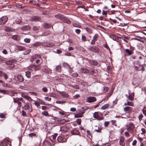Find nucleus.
Segmentation results:
<instances>
[{
  "mask_svg": "<svg viewBox=\"0 0 146 146\" xmlns=\"http://www.w3.org/2000/svg\"><path fill=\"white\" fill-rule=\"evenodd\" d=\"M0 146H11V142L8 139H5L0 143Z\"/></svg>",
  "mask_w": 146,
  "mask_h": 146,
  "instance_id": "f257e3e1",
  "label": "nucleus"
},
{
  "mask_svg": "<svg viewBox=\"0 0 146 146\" xmlns=\"http://www.w3.org/2000/svg\"><path fill=\"white\" fill-rule=\"evenodd\" d=\"M8 20V18L6 16L2 17L0 19V25H3L5 24Z\"/></svg>",
  "mask_w": 146,
  "mask_h": 146,
  "instance_id": "f03ea898",
  "label": "nucleus"
},
{
  "mask_svg": "<svg viewBox=\"0 0 146 146\" xmlns=\"http://www.w3.org/2000/svg\"><path fill=\"white\" fill-rule=\"evenodd\" d=\"M93 117L98 120H102L104 119L103 117H100L99 116L98 112H97L94 113L93 114Z\"/></svg>",
  "mask_w": 146,
  "mask_h": 146,
  "instance_id": "7ed1b4c3",
  "label": "nucleus"
},
{
  "mask_svg": "<svg viewBox=\"0 0 146 146\" xmlns=\"http://www.w3.org/2000/svg\"><path fill=\"white\" fill-rule=\"evenodd\" d=\"M24 107L25 109L28 110L29 112H32L33 110L32 107H30L28 102H27L25 104Z\"/></svg>",
  "mask_w": 146,
  "mask_h": 146,
  "instance_id": "20e7f679",
  "label": "nucleus"
},
{
  "mask_svg": "<svg viewBox=\"0 0 146 146\" xmlns=\"http://www.w3.org/2000/svg\"><path fill=\"white\" fill-rule=\"evenodd\" d=\"M96 100V98L94 97H89L87 99V102L89 103L93 102Z\"/></svg>",
  "mask_w": 146,
  "mask_h": 146,
  "instance_id": "39448f33",
  "label": "nucleus"
},
{
  "mask_svg": "<svg viewBox=\"0 0 146 146\" xmlns=\"http://www.w3.org/2000/svg\"><path fill=\"white\" fill-rule=\"evenodd\" d=\"M87 109V107H83L80 109L78 111V113L82 115L84 114L85 112V110Z\"/></svg>",
  "mask_w": 146,
  "mask_h": 146,
  "instance_id": "423d86ee",
  "label": "nucleus"
},
{
  "mask_svg": "<svg viewBox=\"0 0 146 146\" xmlns=\"http://www.w3.org/2000/svg\"><path fill=\"white\" fill-rule=\"evenodd\" d=\"M42 45L43 44H42V43L40 42H37L33 44H32V45L30 47L31 48H36L38 46H42Z\"/></svg>",
  "mask_w": 146,
  "mask_h": 146,
  "instance_id": "0eeeda50",
  "label": "nucleus"
},
{
  "mask_svg": "<svg viewBox=\"0 0 146 146\" xmlns=\"http://www.w3.org/2000/svg\"><path fill=\"white\" fill-rule=\"evenodd\" d=\"M58 141L60 143H64L66 141L65 138L62 136H59L57 139Z\"/></svg>",
  "mask_w": 146,
  "mask_h": 146,
  "instance_id": "6e6552de",
  "label": "nucleus"
},
{
  "mask_svg": "<svg viewBox=\"0 0 146 146\" xmlns=\"http://www.w3.org/2000/svg\"><path fill=\"white\" fill-rule=\"evenodd\" d=\"M91 50L93 52L96 53L98 52L99 51V48L96 46L91 47Z\"/></svg>",
  "mask_w": 146,
  "mask_h": 146,
  "instance_id": "1a4fd4ad",
  "label": "nucleus"
},
{
  "mask_svg": "<svg viewBox=\"0 0 146 146\" xmlns=\"http://www.w3.org/2000/svg\"><path fill=\"white\" fill-rule=\"evenodd\" d=\"M17 80L19 82H22L23 81L24 79L23 76L20 74H18L16 77Z\"/></svg>",
  "mask_w": 146,
  "mask_h": 146,
  "instance_id": "9d476101",
  "label": "nucleus"
},
{
  "mask_svg": "<svg viewBox=\"0 0 146 146\" xmlns=\"http://www.w3.org/2000/svg\"><path fill=\"white\" fill-rule=\"evenodd\" d=\"M124 141V138L123 137H121L119 141V143L121 146H125V143Z\"/></svg>",
  "mask_w": 146,
  "mask_h": 146,
  "instance_id": "9b49d317",
  "label": "nucleus"
},
{
  "mask_svg": "<svg viewBox=\"0 0 146 146\" xmlns=\"http://www.w3.org/2000/svg\"><path fill=\"white\" fill-rule=\"evenodd\" d=\"M89 63L91 64L93 66H96L98 65V62L94 60H90L89 61Z\"/></svg>",
  "mask_w": 146,
  "mask_h": 146,
  "instance_id": "f8f14e48",
  "label": "nucleus"
},
{
  "mask_svg": "<svg viewBox=\"0 0 146 146\" xmlns=\"http://www.w3.org/2000/svg\"><path fill=\"white\" fill-rule=\"evenodd\" d=\"M40 69V67L39 66H36L35 65H32L31 67V70L32 71L33 70H36Z\"/></svg>",
  "mask_w": 146,
  "mask_h": 146,
  "instance_id": "ddd939ff",
  "label": "nucleus"
},
{
  "mask_svg": "<svg viewBox=\"0 0 146 146\" xmlns=\"http://www.w3.org/2000/svg\"><path fill=\"white\" fill-rule=\"evenodd\" d=\"M21 29L23 31H28L30 30V27L28 25L24 26L21 27Z\"/></svg>",
  "mask_w": 146,
  "mask_h": 146,
  "instance_id": "4468645a",
  "label": "nucleus"
},
{
  "mask_svg": "<svg viewBox=\"0 0 146 146\" xmlns=\"http://www.w3.org/2000/svg\"><path fill=\"white\" fill-rule=\"evenodd\" d=\"M64 16L61 14H58L55 16V17L62 21Z\"/></svg>",
  "mask_w": 146,
  "mask_h": 146,
  "instance_id": "2eb2a0df",
  "label": "nucleus"
},
{
  "mask_svg": "<svg viewBox=\"0 0 146 146\" xmlns=\"http://www.w3.org/2000/svg\"><path fill=\"white\" fill-rule=\"evenodd\" d=\"M71 133L73 135H79L80 133V132L76 129L72 130L71 132Z\"/></svg>",
  "mask_w": 146,
  "mask_h": 146,
  "instance_id": "dca6fc26",
  "label": "nucleus"
},
{
  "mask_svg": "<svg viewBox=\"0 0 146 146\" xmlns=\"http://www.w3.org/2000/svg\"><path fill=\"white\" fill-rule=\"evenodd\" d=\"M62 21L68 24H70L71 23V21L69 19L67 18L64 17Z\"/></svg>",
  "mask_w": 146,
  "mask_h": 146,
  "instance_id": "f3484780",
  "label": "nucleus"
},
{
  "mask_svg": "<svg viewBox=\"0 0 146 146\" xmlns=\"http://www.w3.org/2000/svg\"><path fill=\"white\" fill-rule=\"evenodd\" d=\"M80 71L83 73H88L89 72L88 69L85 68H81Z\"/></svg>",
  "mask_w": 146,
  "mask_h": 146,
  "instance_id": "a211bd4d",
  "label": "nucleus"
},
{
  "mask_svg": "<svg viewBox=\"0 0 146 146\" xmlns=\"http://www.w3.org/2000/svg\"><path fill=\"white\" fill-rule=\"evenodd\" d=\"M43 146H52L51 143L49 141H45L44 142Z\"/></svg>",
  "mask_w": 146,
  "mask_h": 146,
  "instance_id": "6ab92c4d",
  "label": "nucleus"
},
{
  "mask_svg": "<svg viewBox=\"0 0 146 146\" xmlns=\"http://www.w3.org/2000/svg\"><path fill=\"white\" fill-rule=\"evenodd\" d=\"M12 38L14 40H18L20 39V37L18 35H15L12 36Z\"/></svg>",
  "mask_w": 146,
  "mask_h": 146,
  "instance_id": "aec40b11",
  "label": "nucleus"
},
{
  "mask_svg": "<svg viewBox=\"0 0 146 146\" xmlns=\"http://www.w3.org/2000/svg\"><path fill=\"white\" fill-rule=\"evenodd\" d=\"M110 38L112 39L113 40L115 41H117V40H118L117 36L114 35H110Z\"/></svg>",
  "mask_w": 146,
  "mask_h": 146,
  "instance_id": "412c9836",
  "label": "nucleus"
},
{
  "mask_svg": "<svg viewBox=\"0 0 146 146\" xmlns=\"http://www.w3.org/2000/svg\"><path fill=\"white\" fill-rule=\"evenodd\" d=\"M40 27L39 26H35L33 28V31L36 32H37L40 30Z\"/></svg>",
  "mask_w": 146,
  "mask_h": 146,
  "instance_id": "4be33fe9",
  "label": "nucleus"
},
{
  "mask_svg": "<svg viewBox=\"0 0 146 146\" xmlns=\"http://www.w3.org/2000/svg\"><path fill=\"white\" fill-rule=\"evenodd\" d=\"M25 76L27 78H30L31 76V72L29 71H27L25 72Z\"/></svg>",
  "mask_w": 146,
  "mask_h": 146,
  "instance_id": "5701e85b",
  "label": "nucleus"
},
{
  "mask_svg": "<svg viewBox=\"0 0 146 146\" xmlns=\"http://www.w3.org/2000/svg\"><path fill=\"white\" fill-rule=\"evenodd\" d=\"M52 26L51 24L47 23H45L43 25V27L45 28L48 29Z\"/></svg>",
  "mask_w": 146,
  "mask_h": 146,
  "instance_id": "b1692460",
  "label": "nucleus"
},
{
  "mask_svg": "<svg viewBox=\"0 0 146 146\" xmlns=\"http://www.w3.org/2000/svg\"><path fill=\"white\" fill-rule=\"evenodd\" d=\"M13 99H14V102L17 103L18 105L19 106L21 105V102H20L18 100L17 98H16V99H15L14 98H13Z\"/></svg>",
  "mask_w": 146,
  "mask_h": 146,
  "instance_id": "393cba45",
  "label": "nucleus"
},
{
  "mask_svg": "<svg viewBox=\"0 0 146 146\" xmlns=\"http://www.w3.org/2000/svg\"><path fill=\"white\" fill-rule=\"evenodd\" d=\"M61 129L62 130L66 131L68 130L69 127L68 126H64L62 127Z\"/></svg>",
  "mask_w": 146,
  "mask_h": 146,
  "instance_id": "a878e982",
  "label": "nucleus"
},
{
  "mask_svg": "<svg viewBox=\"0 0 146 146\" xmlns=\"http://www.w3.org/2000/svg\"><path fill=\"white\" fill-rule=\"evenodd\" d=\"M128 99L131 101H132L133 100L134 95L130 94H129L128 96Z\"/></svg>",
  "mask_w": 146,
  "mask_h": 146,
  "instance_id": "bb28decb",
  "label": "nucleus"
},
{
  "mask_svg": "<svg viewBox=\"0 0 146 146\" xmlns=\"http://www.w3.org/2000/svg\"><path fill=\"white\" fill-rule=\"evenodd\" d=\"M109 106L110 105L109 104H106L104 105L102 107L101 109L103 110H105L106 109L108 108L109 107Z\"/></svg>",
  "mask_w": 146,
  "mask_h": 146,
  "instance_id": "cd10ccee",
  "label": "nucleus"
},
{
  "mask_svg": "<svg viewBox=\"0 0 146 146\" xmlns=\"http://www.w3.org/2000/svg\"><path fill=\"white\" fill-rule=\"evenodd\" d=\"M139 71H144L145 70L142 64H139Z\"/></svg>",
  "mask_w": 146,
  "mask_h": 146,
  "instance_id": "c85d7f7f",
  "label": "nucleus"
},
{
  "mask_svg": "<svg viewBox=\"0 0 146 146\" xmlns=\"http://www.w3.org/2000/svg\"><path fill=\"white\" fill-rule=\"evenodd\" d=\"M126 52L128 54V55H130L132 54L131 51L129 50L128 49H126L125 50Z\"/></svg>",
  "mask_w": 146,
  "mask_h": 146,
  "instance_id": "c756f323",
  "label": "nucleus"
},
{
  "mask_svg": "<svg viewBox=\"0 0 146 146\" xmlns=\"http://www.w3.org/2000/svg\"><path fill=\"white\" fill-rule=\"evenodd\" d=\"M66 102L65 101H56V103L59 104H64Z\"/></svg>",
  "mask_w": 146,
  "mask_h": 146,
  "instance_id": "7c9ffc66",
  "label": "nucleus"
},
{
  "mask_svg": "<svg viewBox=\"0 0 146 146\" xmlns=\"http://www.w3.org/2000/svg\"><path fill=\"white\" fill-rule=\"evenodd\" d=\"M17 49L19 50L23 51L25 50V48L24 47L22 46H17Z\"/></svg>",
  "mask_w": 146,
  "mask_h": 146,
  "instance_id": "2f4dec72",
  "label": "nucleus"
},
{
  "mask_svg": "<svg viewBox=\"0 0 146 146\" xmlns=\"http://www.w3.org/2000/svg\"><path fill=\"white\" fill-rule=\"evenodd\" d=\"M62 65L64 67L68 68H70V66L67 63H64Z\"/></svg>",
  "mask_w": 146,
  "mask_h": 146,
  "instance_id": "473e14b6",
  "label": "nucleus"
},
{
  "mask_svg": "<svg viewBox=\"0 0 146 146\" xmlns=\"http://www.w3.org/2000/svg\"><path fill=\"white\" fill-rule=\"evenodd\" d=\"M56 71L58 72H60L61 70L60 66L59 65L57 66L56 67Z\"/></svg>",
  "mask_w": 146,
  "mask_h": 146,
  "instance_id": "72a5a7b5",
  "label": "nucleus"
},
{
  "mask_svg": "<svg viewBox=\"0 0 146 146\" xmlns=\"http://www.w3.org/2000/svg\"><path fill=\"white\" fill-rule=\"evenodd\" d=\"M39 18L37 16H34L32 18V21H36L39 20Z\"/></svg>",
  "mask_w": 146,
  "mask_h": 146,
  "instance_id": "f704fd0d",
  "label": "nucleus"
},
{
  "mask_svg": "<svg viewBox=\"0 0 146 146\" xmlns=\"http://www.w3.org/2000/svg\"><path fill=\"white\" fill-rule=\"evenodd\" d=\"M5 31L7 32L12 31H13V29L11 28H9V27H7L5 29Z\"/></svg>",
  "mask_w": 146,
  "mask_h": 146,
  "instance_id": "c9c22d12",
  "label": "nucleus"
},
{
  "mask_svg": "<svg viewBox=\"0 0 146 146\" xmlns=\"http://www.w3.org/2000/svg\"><path fill=\"white\" fill-rule=\"evenodd\" d=\"M41 113L42 115L45 116H48V112L47 111H45L42 112Z\"/></svg>",
  "mask_w": 146,
  "mask_h": 146,
  "instance_id": "e433bc0d",
  "label": "nucleus"
},
{
  "mask_svg": "<svg viewBox=\"0 0 146 146\" xmlns=\"http://www.w3.org/2000/svg\"><path fill=\"white\" fill-rule=\"evenodd\" d=\"M40 56L39 55L37 54H35L32 57V58L33 59H37L38 58H40Z\"/></svg>",
  "mask_w": 146,
  "mask_h": 146,
  "instance_id": "4c0bfd02",
  "label": "nucleus"
},
{
  "mask_svg": "<svg viewBox=\"0 0 146 146\" xmlns=\"http://www.w3.org/2000/svg\"><path fill=\"white\" fill-rule=\"evenodd\" d=\"M98 34H96L93 36V39L96 41L97 40V39L98 38Z\"/></svg>",
  "mask_w": 146,
  "mask_h": 146,
  "instance_id": "58836bf2",
  "label": "nucleus"
},
{
  "mask_svg": "<svg viewBox=\"0 0 146 146\" xmlns=\"http://www.w3.org/2000/svg\"><path fill=\"white\" fill-rule=\"evenodd\" d=\"M0 92L3 94H6L7 93V91L4 90L0 89Z\"/></svg>",
  "mask_w": 146,
  "mask_h": 146,
  "instance_id": "ea45409f",
  "label": "nucleus"
},
{
  "mask_svg": "<svg viewBox=\"0 0 146 146\" xmlns=\"http://www.w3.org/2000/svg\"><path fill=\"white\" fill-rule=\"evenodd\" d=\"M109 90V89L108 88L104 86V89H103V92L104 93H106Z\"/></svg>",
  "mask_w": 146,
  "mask_h": 146,
  "instance_id": "a19ab883",
  "label": "nucleus"
},
{
  "mask_svg": "<svg viewBox=\"0 0 146 146\" xmlns=\"http://www.w3.org/2000/svg\"><path fill=\"white\" fill-rule=\"evenodd\" d=\"M82 116V115L80 113L76 114L74 115V117L76 118L81 117Z\"/></svg>",
  "mask_w": 146,
  "mask_h": 146,
  "instance_id": "79ce46f5",
  "label": "nucleus"
},
{
  "mask_svg": "<svg viewBox=\"0 0 146 146\" xmlns=\"http://www.w3.org/2000/svg\"><path fill=\"white\" fill-rule=\"evenodd\" d=\"M82 40L83 41L85 42L86 41V38L85 36L82 35L81 38Z\"/></svg>",
  "mask_w": 146,
  "mask_h": 146,
  "instance_id": "37998d69",
  "label": "nucleus"
},
{
  "mask_svg": "<svg viewBox=\"0 0 146 146\" xmlns=\"http://www.w3.org/2000/svg\"><path fill=\"white\" fill-rule=\"evenodd\" d=\"M71 86L73 88L76 89H78L79 88L78 85L77 84L74 85H72Z\"/></svg>",
  "mask_w": 146,
  "mask_h": 146,
  "instance_id": "c03bdc74",
  "label": "nucleus"
},
{
  "mask_svg": "<svg viewBox=\"0 0 146 146\" xmlns=\"http://www.w3.org/2000/svg\"><path fill=\"white\" fill-rule=\"evenodd\" d=\"M90 73L92 74H94L96 73V71L95 69H92L90 70Z\"/></svg>",
  "mask_w": 146,
  "mask_h": 146,
  "instance_id": "a18cd8bd",
  "label": "nucleus"
},
{
  "mask_svg": "<svg viewBox=\"0 0 146 146\" xmlns=\"http://www.w3.org/2000/svg\"><path fill=\"white\" fill-rule=\"evenodd\" d=\"M3 76L4 77V78L5 80H7L8 78V76L7 75V74H6L5 73H4L3 75Z\"/></svg>",
  "mask_w": 146,
  "mask_h": 146,
  "instance_id": "49530a36",
  "label": "nucleus"
},
{
  "mask_svg": "<svg viewBox=\"0 0 146 146\" xmlns=\"http://www.w3.org/2000/svg\"><path fill=\"white\" fill-rule=\"evenodd\" d=\"M130 107L128 106L125 107L124 108V110L125 111H129Z\"/></svg>",
  "mask_w": 146,
  "mask_h": 146,
  "instance_id": "de8ad7c7",
  "label": "nucleus"
},
{
  "mask_svg": "<svg viewBox=\"0 0 146 146\" xmlns=\"http://www.w3.org/2000/svg\"><path fill=\"white\" fill-rule=\"evenodd\" d=\"M71 75L73 77H76L78 76V74L77 72H76L72 73Z\"/></svg>",
  "mask_w": 146,
  "mask_h": 146,
  "instance_id": "09e8293b",
  "label": "nucleus"
},
{
  "mask_svg": "<svg viewBox=\"0 0 146 146\" xmlns=\"http://www.w3.org/2000/svg\"><path fill=\"white\" fill-rule=\"evenodd\" d=\"M24 41L26 43H29L30 41V38H25L24 39Z\"/></svg>",
  "mask_w": 146,
  "mask_h": 146,
  "instance_id": "8fccbe9b",
  "label": "nucleus"
},
{
  "mask_svg": "<svg viewBox=\"0 0 146 146\" xmlns=\"http://www.w3.org/2000/svg\"><path fill=\"white\" fill-rule=\"evenodd\" d=\"M58 135L57 133H55L54 135H52V139H56V137H57Z\"/></svg>",
  "mask_w": 146,
  "mask_h": 146,
  "instance_id": "3c124183",
  "label": "nucleus"
},
{
  "mask_svg": "<svg viewBox=\"0 0 146 146\" xmlns=\"http://www.w3.org/2000/svg\"><path fill=\"white\" fill-rule=\"evenodd\" d=\"M143 117V116L142 114H141L140 115H139L138 117V118L140 121L141 120H142V119Z\"/></svg>",
  "mask_w": 146,
  "mask_h": 146,
  "instance_id": "603ef678",
  "label": "nucleus"
},
{
  "mask_svg": "<svg viewBox=\"0 0 146 146\" xmlns=\"http://www.w3.org/2000/svg\"><path fill=\"white\" fill-rule=\"evenodd\" d=\"M42 90L43 92H47L48 91V90L47 88L45 87H43L42 89Z\"/></svg>",
  "mask_w": 146,
  "mask_h": 146,
  "instance_id": "864d4df0",
  "label": "nucleus"
},
{
  "mask_svg": "<svg viewBox=\"0 0 146 146\" xmlns=\"http://www.w3.org/2000/svg\"><path fill=\"white\" fill-rule=\"evenodd\" d=\"M141 131L142 132L141 133V134H145L146 132V130H145V129L143 128L141 129Z\"/></svg>",
  "mask_w": 146,
  "mask_h": 146,
  "instance_id": "5fc2aeb1",
  "label": "nucleus"
},
{
  "mask_svg": "<svg viewBox=\"0 0 146 146\" xmlns=\"http://www.w3.org/2000/svg\"><path fill=\"white\" fill-rule=\"evenodd\" d=\"M5 114L3 113H1L0 114V117L1 118H5Z\"/></svg>",
  "mask_w": 146,
  "mask_h": 146,
  "instance_id": "6e6d98bb",
  "label": "nucleus"
},
{
  "mask_svg": "<svg viewBox=\"0 0 146 146\" xmlns=\"http://www.w3.org/2000/svg\"><path fill=\"white\" fill-rule=\"evenodd\" d=\"M133 67H134V69L136 71H139V66H134Z\"/></svg>",
  "mask_w": 146,
  "mask_h": 146,
  "instance_id": "4d7b16f0",
  "label": "nucleus"
},
{
  "mask_svg": "<svg viewBox=\"0 0 146 146\" xmlns=\"http://www.w3.org/2000/svg\"><path fill=\"white\" fill-rule=\"evenodd\" d=\"M44 99L45 100L50 101H51V99L50 98H49L48 97H45L44 98Z\"/></svg>",
  "mask_w": 146,
  "mask_h": 146,
  "instance_id": "13d9d810",
  "label": "nucleus"
},
{
  "mask_svg": "<svg viewBox=\"0 0 146 146\" xmlns=\"http://www.w3.org/2000/svg\"><path fill=\"white\" fill-rule=\"evenodd\" d=\"M44 46L45 47H49L51 46V45L50 44L44 43V44H43Z\"/></svg>",
  "mask_w": 146,
  "mask_h": 146,
  "instance_id": "bf43d9fd",
  "label": "nucleus"
},
{
  "mask_svg": "<svg viewBox=\"0 0 146 146\" xmlns=\"http://www.w3.org/2000/svg\"><path fill=\"white\" fill-rule=\"evenodd\" d=\"M77 123L78 125H80L81 122V120L80 119H78L77 120Z\"/></svg>",
  "mask_w": 146,
  "mask_h": 146,
  "instance_id": "052dcab7",
  "label": "nucleus"
},
{
  "mask_svg": "<svg viewBox=\"0 0 146 146\" xmlns=\"http://www.w3.org/2000/svg\"><path fill=\"white\" fill-rule=\"evenodd\" d=\"M25 99H27V100L29 101H31L33 100L31 99V98L29 96H27Z\"/></svg>",
  "mask_w": 146,
  "mask_h": 146,
  "instance_id": "680f3d73",
  "label": "nucleus"
},
{
  "mask_svg": "<svg viewBox=\"0 0 146 146\" xmlns=\"http://www.w3.org/2000/svg\"><path fill=\"white\" fill-rule=\"evenodd\" d=\"M68 71L70 73H71L73 71L72 69L70 67V68H68Z\"/></svg>",
  "mask_w": 146,
  "mask_h": 146,
  "instance_id": "e2e57ef3",
  "label": "nucleus"
},
{
  "mask_svg": "<svg viewBox=\"0 0 146 146\" xmlns=\"http://www.w3.org/2000/svg\"><path fill=\"white\" fill-rule=\"evenodd\" d=\"M29 135L30 137H33V136H35L36 135V134L35 133H32L29 134Z\"/></svg>",
  "mask_w": 146,
  "mask_h": 146,
  "instance_id": "0e129e2a",
  "label": "nucleus"
},
{
  "mask_svg": "<svg viewBox=\"0 0 146 146\" xmlns=\"http://www.w3.org/2000/svg\"><path fill=\"white\" fill-rule=\"evenodd\" d=\"M112 122V124L113 125H114L115 126H117V124L116 123V121L115 120H112L111 121Z\"/></svg>",
  "mask_w": 146,
  "mask_h": 146,
  "instance_id": "69168bd1",
  "label": "nucleus"
},
{
  "mask_svg": "<svg viewBox=\"0 0 146 146\" xmlns=\"http://www.w3.org/2000/svg\"><path fill=\"white\" fill-rule=\"evenodd\" d=\"M22 115L23 116H26L27 115V114L26 112L24 111L23 110H22Z\"/></svg>",
  "mask_w": 146,
  "mask_h": 146,
  "instance_id": "338daca9",
  "label": "nucleus"
},
{
  "mask_svg": "<svg viewBox=\"0 0 146 146\" xmlns=\"http://www.w3.org/2000/svg\"><path fill=\"white\" fill-rule=\"evenodd\" d=\"M21 22V20L20 19H19L15 21V23L16 24H19Z\"/></svg>",
  "mask_w": 146,
  "mask_h": 146,
  "instance_id": "774afa93",
  "label": "nucleus"
}]
</instances>
